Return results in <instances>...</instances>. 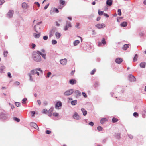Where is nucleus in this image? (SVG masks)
<instances>
[{
  "instance_id": "49",
  "label": "nucleus",
  "mask_w": 146,
  "mask_h": 146,
  "mask_svg": "<svg viewBox=\"0 0 146 146\" xmlns=\"http://www.w3.org/2000/svg\"><path fill=\"white\" fill-rule=\"evenodd\" d=\"M48 37L47 36H44V37H43V39L45 40H47L48 39Z\"/></svg>"
},
{
  "instance_id": "9",
  "label": "nucleus",
  "mask_w": 146,
  "mask_h": 146,
  "mask_svg": "<svg viewBox=\"0 0 146 146\" xmlns=\"http://www.w3.org/2000/svg\"><path fill=\"white\" fill-rule=\"evenodd\" d=\"M37 70H38L42 72V70L40 68H37L35 70H33L31 71V73L33 74H36V72Z\"/></svg>"
},
{
  "instance_id": "13",
  "label": "nucleus",
  "mask_w": 146,
  "mask_h": 146,
  "mask_svg": "<svg viewBox=\"0 0 146 146\" xmlns=\"http://www.w3.org/2000/svg\"><path fill=\"white\" fill-rule=\"evenodd\" d=\"M14 11H13L10 10L8 13V15L9 16V17H11L13 15V13Z\"/></svg>"
},
{
  "instance_id": "45",
  "label": "nucleus",
  "mask_w": 146,
  "mask_h": 146,
  "mask_svg": "<svg viewBox=\"0 0 146 146\" xmlns=\"http://www.w3.org/2000/svg\"><path fill=\"white\" fill-rule=\"evenodd\" d=\"M27 100V99L26 98H24L23 99V100H22V103L23 104L25 103Z\"/></svg>"
},
{
  "instance_id": "14",
  "label": "nucleus",
  "mask_w": 146,
  "mask_h": 146,
  "mask_svg": "<svg viewBox=\"0 0 146 146\" xmlns=\"http://www.w3.org/2000/svg\"><path fill=\"white\" fill-rule=\"evenodd\" d=\"M22 6L23 8L24 9H27L28 7V6H27V4L25 3L24 2L22 3Z\"/></svg>"
},
{
  "instance_id": "47",
  "label": "nucleus",
  "mask_w": 146,
  "mask_h": 146,
  "mask_svg": "<svg viewBox=\"0 0 146 146\" xmlns=\"http://www.w3.org/2000/svg\"><path fill=\"white\" fill-rule=\"evenodd\" d=\"M46 133L47 134H49L51 133V131L50 130H46Z\"/></svg>"
},
{
  "instance_id": "48",
  "label": "nucleus",
  "mask_w": 146,
  "mask_h": 146,
  "mask_svg": "<svg viewBox=\"0 0 146 146\" xmlns=\"http://www.w3.org/2000/svg\"><path fill=\"white\" fill-rule=\"evenodd\" d=\"M36 5H37L38 6V7H39L40 6V5L39 4V3L38 2H35V3H34Z\"/></svg>"
},
{
  "instance_id": "17",
  "label": "nucleus",
  "mask_w": 146,
  "mask_h": 146,
  "mask_svg": "<svg viewBox=\"0 0 146 146\" xmlns=\"http://www.w3.org/2000/svg\"><path fill=\"white\" fill-rule=\"evenodd\" d=\"M129 44H125L123 46L122 49L124 50H126L129 47Z\"/></svg>"
},
{
  "instance_id": "22",
  "label": "nucleus",
  "mask_w": 146,
  "mask_h": 146,
  "mask_svg": "<svg viewBox=\"0 0 146 146\" xmlns=\"http://www.w3.org/2000/svg\"><path fill=\"white\" fill-rule=\"evenodd\" d=\"M112 4V0H107L106 1V4L109 6H111Z\"/></svg>"
},
{
  "instance_id": "16",
  "label": "nucleus",
  "mask_w": 146,
  "mask_h": 146,
  "mask_svg": "<svg viewBox=\"0 0 146 146\" xmlns=\"http://www.w3.org/2000/svg\"><path fill=\"white\" fill-rule=\"evenodd\" d=\"M129 80L131 81H134L135 80V78L132 75H131L129 76Z\"/></svg>"
},
{
  "instance_id": "62",
  "label": "nucleus",
  "mask_w": 146,
  "mask_h": 146,
  "mask_svg": "<svg viewBox=\"0 0 146 146\" xmlns=\"http://www.w3.org/2000/svg\"><path fill=\"white\" fill-rule=\"evenodd\" d=\"M75 72V70H72L71 73V75H73Z\"/></svg>"
},
{
  "instance_id": "27",
  "label": "nucleus",
  "mask_w": 146,
  "mask_h": 146,
  "mask_svg": "<svg viewBox=\"0 0 146 146\" xmlns=\"http://www.w3.org/2000/svg\"><path fill=\"white\" fill-rule=\"evenodd\" d=\"M5 68V67L4 66H2L0 68V72L1 73L3 72V70H4Z\"/></svg>"
},
{
  "instance_id": "4",
  "label": "nucleus",
  "mask_w": 146,
  "mask_h": 146,
  "mask_svg": "<svg viewBox=\"0 0 146 146\" xmlns=\"http://www.w3.org/2000/svg\"><path fill=\"white\" fill-rule=\"evenodd\" d=\"M105 25L104 23L98 24L96 25V27L99 29H100L105 27Z\"/></svg>"
},
{
  "instance_id": "34",
  "label": "nucleus",
  "mask_w": 146,
  "mask_h": 146,
  "mask_svg": "<svg viewBox=\"0 0 146 146\" xmlns=\"http://www.w3.org/2000/svg\"><path fill=\"white\" fill-rule=\"evenodd\" d=\"M53 116L55 117H58L59 116V114L58 113L56 112H54L53 114Z\"/></svg>"
},
{
  "instance_id": "39",
  "label": "nucleus",
  "mask_w": 146,
  "mask_h": 146,
  "mask_svg": "<svg viewBox=\"0 0 146 146\" xmlns=\"http://www.w3.org/2000/svg\"><path fill=\"white\" fill-rule=\"evenodd\" d=\"M117 12L118 13V15L119 16H121V9H119L118 10Z\"/></svg>"
},
{
  "instance_id": "25",
  "label": "nucleus",
  "mask_w": 146,
  "mask_h": 146,
  "mask_svg": "<svg viewBox=\"0 0 146 146\" xmlns=\"http://www.w3.org/2000/svg\"><path fill=\"white\" fill-rule=\"evenodd\" d=\"M80 43V41L78 40H76L74 42V45L76 46L77 45Z\"/></svg>"
},
{
  "instance_id": "64",
  "label": "nucleus",
  "mask_w": 146,
  "mask_h": 146,
  "mask_svg": "<svg viewBox=\"0 0 146 146\" xmlns=\"http://www.w3.org/2000/svg\"><path fill=\"white\" fill-rule=\"evenodd\" d=\"M120 136V134H118L117 135V138H119Z\"/></svg>"
},
{
  "instance_id": "10",
  "label": "nucleus",
  "mask_w": 146,
  "mask_h": 146,
  "mask_svg": "<svg viewBox=\"0 0 146 146\" xmlns=\"http://www.w3.org/2000/svg\"><path fill=\"white\" fill-rule=\"evenodd\" d=\"M53 108H51L49 110L48 112V115L49 116H51L52 115V113L53 111Z\"/></svg>"
},
{
  "instance_id": "40",
  "label": "nucleus",
  "mask_w": 146,
  "mask_h": 146,
  "mask_svg": "<svg viewBox=\"0 0 146 146\" xmlns=\"http://www.w3.org/2000/svg\"><path fill=\"white\" fill-rule=\"evenodd\" d=\"M53 11L54 12H56V13H58L59 12L57 8H54L53 9Z\"/></svg>"
},
{
  "instance_id": "30",
  "label": "nucleus",
  "mask_w": 146,
  "mask_h": 146,
  "mask_svg": "<svg viewBox=\"0 0 146 146\" xmlns=\"http://www.w3.org/2000/svg\"><path fill=\"white\" fill-rule=\"evenodd\" d=\"M41 55L42 56L43 58L44 59L46 58V54L45 53H42L40 52V55Z\"/></svg>"
},
{
  "instance_id": "52",
  "label": "nucleus",
  "mask_w": 146,
  "mask_h": 146,
  "mask_svg": "<svg viewBox=\"0 0 146 146\" xmlns=\"http://www.w3.org/2000/svg\"><path fill=\"white\" fill-rule=\"evenodd\" d=\"M32 116L33 117L34 116L35 114V112L34 111H31Z\"/></svg>"
},
{
  "instance_id": "20",
  "label": "nucleus",
  "mask_w": 146,
  "mask_h": 146,
  "mask_svg": "<svg viewBox=\"0 0 146 146\" xmlns=\"http://www.w3.org/2000/svg\"><path fill=\"white\" fill-rule=\"evenodd\" d=\"M81 111L82 112L83 115L85 116L87 114V111L85 110L84 109L82 108L81 109Z\"/></svg>"
},
{
  "instance_id": "44",
  "label": "nucleus",
  "mask_w": 146,
  "mask_h": 146,
  "mask_svg": "<svg viewBox=\"0 0 146 146\" xmlns=\"http://www.w3.org/2000/svg\"><path fill=\"white\" fill-rule=\"evenodd\" d=\"M8 52L7 51H6L4 52V56L6 57L7 56V54H8Z\"/></svg>"
},
{
  "instance_id": "26",
  "label": "nucleus",
  "mask_w": 146,
  "mask_h": 146,
  "mask_svg": "<svg viewBox=\"0 0 146 146\" xmlns=\"http://www.w3.org/2000/svg\"><path fill=\"white\" fill-rule=\"evenodd\" d=\"M138 58V55L137 54H135L134 57L133 59V61L134 62H135L137 60V58Z\"/></svg>"
},
{
  "instance_id": "32",
  "label": "nucleus",
  "mask_w": 146,
  "mask_h": 146,
  "mask_svg": "<svg viewBox=\"0 0 146 146\" xmlns=\"http://www.w3.org/2000/svg\"><path fill=\"white\" fill-rule=\"evenodd\" d=\"M75 93L77 96H80L81 95V93L79 91L76 90L75 91Z\"/></svg>"
},
{
  "instance_id": "1",
  "label": "nucleus",
  "mask_w": 146,
  "mask_h": 146,
  "mask_svg": "<svg viewBox=\"0 0 146 146\" xmlns=\"http://www.w3.org/2000/svg\"><path fill=\"white\" fill-rule=\"evenodd\" d=\"M40 52L38 51L33 52V58L35 61L39 62L41 60V59L40 55Z\"/></svg>"
},
{
  "instance_id": "38",
  "label": "nucleus",
  "mask_w": 146,
  "mask_h": 146,
  "mask_svg": "<svg viewBox=\"0 0 146 146\" xmlns=\"http://www.w3.org/2000/svg\"><path fill=\"white\" fill-rule=\"evenodd\" d=\"M48 112L47 110L46 109H44L43 110L42 113H44L46 114Z\"/></svg>"
},
{
  "instance_id": "36",
  "label": "nucleus",
  "mask_w": 146,
  "mask_h": 146,
  "mask_svg": "<svg viewBox=\"0 0 146 146\" xmlns=\"http://www.w3.org/2000/svg\"><path fill=\"white\" fill-rule=\"evenodd\" d=\"M13 119L14 120H15V121H16L17 122H19L20 121V119L18 118H17V117L13 118Z\"/></svg>"
},
{
  "instance_id": "61",
  "label": "nucleus",
  "mask_w": 146,
  "mask_h": 146,
  "mask_svg": "<svg viewBox=\"0 0 146 146\" xmlns=\"http://www.w3.org/2000/svg\"><path fill=\"white\" fill-rule=\"evenodd\" d=\"M37 102L38 104L39 105H41V102L40 101V100H38L37 101Z\"/></svg>"
},
{
  "instance_id": "33",
  "label": "nucleus",
  "mask_w": 146,
  "mask_h": 146,
  "mask_svg": "<svg viewBox=\"0 0 146 146\" xmlns=\"http://www.w3.org/2000/svg\"><path fill=\"white\" fill-rule=\"evenodd\" d=\"M97 129L99 131L102 130L103 128L101 126H99L97 128Z\"/></svg>"
},
{
  "instance_id": "63",
  "label": "nucleus",
  "mask_w": 146,
  "mask_h": 146,
  "mask_svg": "<svg viewBox=\"0 0 146 146\" xmlns=\"http://www.w3.org/2000/svg\"><path fill=\"white\" fill-rule=\"evenodd\" d=\"M56 25L57 26H59L60 25V24L59 23H58L57 22H56Z\"/></svg>"
},
{
  "instance_id": "51",
  "label": "nucleus",
  "mask_w": 146,
  "mask_h": 146,
  "mask_svg": "<svg viewBox=\"0 0 146 146\" xmlns=\"http://www.w3.org/2000/svg\"><path fill=\"white\" fill-rule=\"evenodd\" d=\"M51 74V73L50 72H48L47 74V76H46V77H50V75Z\"/></svg>"
},
{
  "instance_id": "15",
  "label": "nucleus",
  "mask_w": 146,
  "mask_h": 146,
  "mask_svg": "<svg viewBox=\"0 0 146 146\" xmlns=\"http://www.w3.org/2000/svg\"><path fill=\"white\" fill-rule=\"evenodd\" d=\"M69 83L70 84L73 85L76 83V81L75 79H71L69 81Z\"/></svg>"
},
{
  "instance_id": "31",
  "label": "nucleus",
  "mask_w": 146,
  "mask_h": 146,
  "mask_svg": "<svg viewBox=\"0 0 146 146\" xmlns=\"http://www.w3.org/2000/svg\"><path fill=\"white\" fill-rule=\"evenodd\" d=\"M77 101L76 100L72 101L71 102V104L73 105H75L76 104Z\"/></svg>"
},
{
  "instance_id": "57",
  "label": "nucleus",
  "mask_w": 146,
  "mask_h": 146,
  "mask_svg": "<svg viewBox=\"0 0 146 146\" xmlns=\"http://www.w3.org/2000/svg\"><path fill=\"white\" fill-rule=\"evenodd\" d=\"M89 125L91 126H93L94 125V123L93 122H91L89 123Z\"/></svg>"
},
{
  "instance_id": "24",
  "label": "nucleus",
  "mask_w": 146,
  "mask_h": 146,
  "mask_svg": "<svg viewBox=\"0 0 146 146\" xmlns=\"http://www.w3.org/2000/svg\"><path fill=\"white\" fill-rule=\"evenodd\" d=\"M146 65V63L145 62L141 63L140 64V66L143 68H145V65Z\"/></svg>"
},
{
  "instance_id": "42",
  "label": "nucleus",
  "mask_w": 146,
  "mask_h": 146,
  "mask_svg": "<svg viewBox=\"0 0 146 146\" xmlns=\"http://www.w3.org/2000/svg\"><path fill=\"white\" fill-rule=\"evenodd\" d=\"M15 104L16 106L17 107H19L20 106V103L19 102H15Z\"/></svg>"
},
{
  "instance_id": "19",
  "label": "nucleus",
  "mask_w": 146,
  "mask_h": 146,
  "mask_svg": "<svg viewBox=\"0 0 146 146\" xmlns=\"http://www.w3.org/2000/svg\"><path fill=\"white\" fill-rule=\"evenodd\" d=\"M34 29L35 31L37 33H38V31L40 29V27L38 25H36L34 27Z\"/></svg>"
},
{
  "instance_id": "7",
  "label": "nucleus",
  "mask_w": 146,
  "mask_h": 146,
  "mask_svg": "<svg viewBox=\"0 0 146 146\" xmlns=\"http://www.w3.org/2000/svg\"><path fill=\"white\" fill-rule=\"evenodd\" d=\"M61 64L62 65H64L66 64L67 62V60L66 59H61L60 60Z\"/></svg>"
},
{
  "instance_id": "58",
  "label": "nucleus",
  "mask_w": 146,
  "mask_h": 146,
  "mask_svg": "<svg viewBox=\"0 0 146 146\" xmlns=\"http://www.w3.org/2000/svg\"><path fill=\"white\" fill-rule=\"evenodd\" d=\"M15 84L16 85H19L20 84V83L19 82H16L15 83Z\"/></svg>"
},
{
  "instance_id": "43",
  "label": "nucleus",
  "mask_w": 146,
  "mask_h": 146,
  "mask_svg": "<svg viewBox=\"0 0 146 146\" xmlns=\"http://www.w3.org/2000/svg\"><path fill=\"white\" fill-rule=\"evenodd\" d=\"M52 43L53 44H55L57 43V41L54 40H53L52 41Z\"/></svg>"
},
{
  "instance_id": "53",
  "label": "nucleus",
  "mask_w": 146,
  "mask_h": 146,
  "mask_svg": "<svg viewBox=\"0 0 146 146\" xmlns=\"http://www.w3.org/2000/svg\"><path fill=\"white\" fill-rule=\"evenodd\" d=\"M80 25V23H76V27L78 28H79L78 27Z\"/></svg>"
},
{
  "instance_id": "59",
  "label": "nucleus",
  "mask_w": 146,
  "mask_h": 146,
  "mask_svg": "<svg viewBox=\"0 0 146 146\" xmlns=\"http://www.w3.org/2000/svg\"><path fill=\"white\" fill-rule=\"evenodd\" d=\"M104 15L105 16V17H109V15H108L107 14H106V13H104Z\"/></svg>"
},
{
  "instance_id": "55",
  "label": "nucleus",
  "mask_w": 146,
  "mask_h": 146,
  "mask_svg": "<svg viewBox=\"0 0 146 146\" xmlns=\"http://www.w3.org/2000/svg\"><path fill=\"white\" fill-rule=\"evenodd\" d=\"M7 74L9 78H11V74L10 72H8Z\"/></svg>"
},
{
  "instance_id": "35",
  "label": "nucleus",
  "mask_w": 146,
  "mask_h": 146,
  "mask_svg": "<svg viewBox=\"0 0 146 146\" xmlns=\"http://www.w3.org/2000/svg\"><path fill=\"white\" fill-rule=\"evenodd\" d=\"M101 42L104 45L106 44V42L105 41V40L104 38H103L102 39V40L101 41Z\"/></svg>"
},
{
  "instance_id": "23",
  "label": "nucleus",
  "mask_w": 146,
  "mask_h": 146,
  "mask_svg": "<svg viewBox=\"0 0 146 146\" xmlns=\"http://www.w3.org/2000/svg\"><path fill=\"white\" fill-rule=\"evenodd\" d=\"M127 23L126 22H123L120 24V25L121 27H125L127 26Z\"/></svg>"
},
{
  "instance_id": "11",
  "label": "nucleus",
  "mask_w": 146,
  "mask_h": 146,
  "mask_svg": "<svg viewBox=\"0 0 146 146\" xmlns=\"http://www.w3.org/2000/svg\"><path fill=\"white\" fill-rule=\"evenodd\" d=\"M31 125L34 127L35 129H37V128L39 129L37 125L35 123H32L31 124Z\"/></svg>"
},
{
  "instance_id": "46",
  "label": "nucleus",
  "mask_w": 146,
  "mask_h": 146,
  "mask_svg": "<svg viewBox=\"0 0 146 146\" xmlns=\"http://www.w3.org/2000/svg\"><path fill=\"white\" fill-rule=\"evenodd\" d=\"M133 115L135 117L138 116V114L137 112H134Z\"/></svg>"
},
{
  "instance_id": "18",
  "label": "nucleus",
  "mask_w": 146,
  "mask_h": 146,
  "mask_svg": "<svg viewBox=\"0 0 146 146\" xmlns=\"http://www.w3.org/2000/svg\"><path fill=\"white\" fill-rule=\"evenodd\" d=\"M107 121V118H102L100 120V123L102 124H103L105 122Z\"/></svg>"
},
{
  "instance_id": "56",
  "label": "nucleus",
  "mask_w": 146,
  "mask_h": 146,
  "mask_svg": "<svg viewBox=\"0 0 146 146\" xmlns=\"http://www.w3.org/2000/svg\"><path fill=\"white\" fill-rule=\"evenodd\" d=\"M82 94L84 97L86 98L87 97V95H86V94L85 93L82 92Z\"/></svg>"
},
{
  "instance_id": "54",
  "label": "nucleus",
  "mask_w": 146,
  "mask_h": 146,
  "mask_svg": "<svg viewBox=\"0 0 146 146\" xmlns=\"http://www.w3.org/2000/svg\"><path fill=\"white\" fill-rule=\"evenodd\" d=\"M49 3L48 4L46 5L44 7V9H47V8L49 6Z\"/></svg>"
},
{
  "instance_id": "2",
  "label": "nucleus",
  "mask_w": 146,
  "mask_h": 146,
  "mask_svg": "<svg viewBox=\"0 0 146 146\" xmlns=\"http://www.w3.org/2000/svg\"><path fill=\"white\" fill-rule=\"evenodd\" d=\"M74 92V90L73 89H70L67 90L64 93V94L66 96L70 95L72 94Z\"/></svg>"
},
{
  "instance_id": "50",
  "label": "nucleus",
  "mask_w": 146,
  "mask_h": 146,
  "mask_svg": "<svg viewBox=\"0 0 146 146\" xmlns=\"http://www.w3.org/2000/svg\"><path fill=\"white\" fill-rule=\"evenodd\" d=\"M4 2V0H0V5L2 4Z\"/></svg>"
},
{
  "instance_id": "29",
  "label": "nucleus",
  "mask_w": 146,
  "mask_h": 146,
  "mask_svg": "<svg viewBox=\"0 0 146 146\" xmlns=\"http://www.w3.org/2000/svg\"><path fill=\"white\" fill-rule=\"evenodd\" d=\"M96 71V69H94L90 72V74L91 75H93Z\"/></svg>"
},
{
  "instance_id": "3",
  "label": "nucleus",
  "mask_w": 146,
  "mask_h": 146,
  "mask_svg": "<svg viewBox=\"0 0 146 146\" xmlns=\"http://www.w3.org/2000/svg\"><path fill=\"white\" fill-rule=\"evenodd\" d=\"M72 27V25L71 23L68 21H67L66 23V25L64 29L65 31L68 30V29L69 27Z\"/></svg>"
},
{
  "instance_id": "21",
  "label": "nucleus",
  "mask_w": 146,
  "mask_h": 146,
  "mask_svg": "<svg viewBox=\"0 0 146 146\" xmlns=\"http://www.w3.org/2000/svg\"><path fill=\"white\" fill-rule=\"evenodd\" d=\"M55 35L57 38H59L61 36V35L58 32H56L55 33Z\"/></svg>"
},
{
  "instance_id": "41",
  "label": "nucleus",
  "mask_w": 146,
  "mask_h": 146,
  "mask_svg": "<svg viewBox=\"0 0 146 146\" xmlns=\"http://www.w3.org/2000/svg\"><path fill=\"white\" fill-rule=\"evenodd\" d=\"M98 13L100 15H101L103 14V12L100 11V10H99Z\"/></svg>"
},
{
  "instance_id": "5",
  "label": "nucleus",
  "mask_w": 146,
  "mask_h": 146,
  "mask_svg": "<svg viewBox=\"0 0 146 146\" xmlns=\"http://www.w3.org/2000/svg\"><path fill=\"white\" fill-rule=\"evenodd\" d=\"M73 117L75 119L79 120L80 119V117L76 112H75L73 116Z\"/></svg>"
},
{
  "instance_id": "12",
  "label": "nucleus",
  "mask_w": 146,
  "mask_h": 146,
  "mask_svg": "<svg viewBox=\"0 0 146 146\" xmlns=\"http://www.w3.org/2000/svg\"><path fill=\"white\" fill-rule=\"evenodd\" d=\"M40 33H39L38 34H37L35 33H33V36L35 38H39L40 36Z\"/></svg>"
},
{
  "instance_id": "28",
  "label": "nucleus",
  "mask_w": 146,
  "mask_h": 146,
  "mask_svg": "<svg viewBox=\"0 0 146 146\" xmlns=\"http://www.w3.org/2000/svg\"><path fill=\"white\" fill-rule=\"evenodd\" d=\"M118 121V119L116 118L113 117L112 119V121L113 123H115L117 122Z\"/></svg>"
},
{
  "instance_id": "8",
  "label": "nucleus",
  "mask_w": 146,
  "mask_h": 146,
  "mask_svg": "<svg viewBox=\"0 0 146 146\" xmlns=\"http://www.w3.org/2000/svg\"><path fill=\"white\" fill-rule=\"evenodd\" d=\"M62 104L61 102L60 101H58L57 102L56 104L55 105V108L58 110H59V107L62 106Z\"/></svg>"
},
{
  "instance_id": "6",
  "label": "nucleus",
  "mask_w": 146,
  "mask_h": 146,
  "mask_svg": "<svg viewBox=\"0 0 146 146\" xmlns=\"http://www.w3.org/2000/svg\"><path fill=\"white\" fill-rule=\"evenodd\" d=\"M115 61L117 63L120 64L123 61V59L121 58H118L115 59Z\"/></svg>"
},
{
  "instance_id": "37",
  "label": "nucleus",
  "mask_w": 146,
  "mask_h": 146,
  "mask_svg": "<svg viewBox=\"0 0 146 146\" xmlns=\"http://www.w3.org/2000/svg\"><path fill=\"white\" fill-rule=\"evenodd\" d=\"M60 3L62 5H64L65 3V1H64L63 0H60Z\"/></svg>"
},
{
  "instance_id": "60",
  "label": "nucleus",
  "mask_w": 146,
  "mask_h": 146,
  "mask_svg": "<svg viewBox=\"0 0 146 146\" xmlns=\"http://www.w3.org/2000/svg\"><path fill=\"white\" fill-rule=\"evenodd\" d=\"M32 48H33L36 46V45L35 44L33 43L32 44Z\"/></svg>"
}]
</instances>
